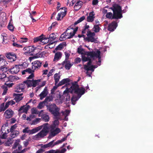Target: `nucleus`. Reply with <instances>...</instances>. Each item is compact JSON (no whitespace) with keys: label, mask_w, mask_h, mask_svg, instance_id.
Wrapping results in <instances>:
<instances>
[{"label":"nucleus","mask_w":153,"mask_h":153,"mask_svg":"<svg viewBox=\"0 0 153 153\" xmlns=\"http://www.w3.org/2000/svg\"><path fill=\"white\" fill-rule=\"evenodd\" d=\"M17 124H15L14 125L12 126H11L10 128V132H11V134L12 133V132L14 131V130L17 127Z\"/></svg>","instance_id":"52"},{"label":"nucleus","mask_w":153,"mask_h":153,"mask_svg":"<svg viewBox=\"0 0 153 153\" xmlns=\"http://www.w3.org/2000/svg\"><path fill=\"white\" fill-rule=\"evenodd\" d=\"M66 140V138H63L60 140H58L55 142H54V140H53L47 144L42 145L41 146V148L43 149H46L48 148H52L55 146L62 143L65 140Z\"/></svg>","instance_id":"5"},{"label":"nucleus","mask_w":153,"mask_h":153,"mask_svg":"<svg viewBox=\"0 0 153 153\" xmlns=\"http://www.w3.org/2000/svg\"><path fill=\"white\" fill-rule=\"evenodd\" d=\"M8 28L10 31H13V25L10 24L9 23L8 25Z\"/></svg>","instance_id":"58"},{"label":"nucleus","mask_w":153,"mask_h":153,"mask_svg":"<svg viewBox=\"0 0 153 153\" xmlns=\"http://www.w3.org/2000/svg\"><path fill=\"white\" fill-rule=\"evenodd\" d=\"M2 88L3 90V92L2 93V95H5L6 94L8 90V88L7 86L3 85L2 86Z\"/></svg>","instance_id":"42"},{"label":"nucleus","mask_w":153,"mask_h":153,"mask_svg":"<svg viewBox=\"0 0 153 153\" xmlns=\"http://www.w3.org/2000/svg\"><path fill=\"white\" fill-rule=\"evenodd\" d=\"M86 54L87 56H90L93 60L95 59V58H98L99 63L98 64L99 65H100L101 56H100L101 52L100 51L97 50L96 51H88L87 52Z\"/></svg>","instance_id":"3"},{"label":"nucleus","mask_w":153,"mask_h":153,"mask_svg":"<svg viewBox=\"0 0 153 153\" xmlns=\"http://www.w3.org/2000/svg\"><path fill=\"white\" fill-rule=\"evenodd\" d=\"M13 46L14 47H16L18 48H22V46L17 44L16 43L13 42L12 44Z\"/></svg>","instance_id":"63"},{"label":"nucleus","mask_w":153,"mask_h":153,"mask_svg":"<svg viewBox=\"0 0 153 153\" xmlns=\"http://www.w3.org/2000/svg\"><path fill=\"white\" fill-rule=\"evenodd\" d=\"M70 82V79L68 78H65L63 79L60 81L58 84V86H61L65 83L69 82Z\"/></svg>","instance_id":"26"},{"label":"nucleus","mask_w":153,"mask_h":153,"mask_svg":"<svg viewBox=\"0 0 153 153\" xmlns=\"http://www.w3.org/2000/svg\"><path fill=\"white\" fill-rule=\"evenodd\" d=\"M23 83L20 84L16 86L15 88V92L18 93L21 92L24 89L25 83L24 82Z\"/></svg>","instance_id":"17"},{"label":"nucleus","mask_w":153,"mask_h":153,"mask_svg":"<svg viewBox=\"0 0 153 153\" xmlns=\"http://www.w3.org/2000/svg\"><path fill=\"white\" fill-rule=\"evenodd\" d=\"M109 8L113 12L112 19H118L123 17L122 7L120 5L117 4H115Z\"/></svg>","instance_id":"1"},{"label":"nucleus","mask_w":153,"mask_h":153,"mask_svg":"<svg viewBox=\"0 0 153 153\" xmlns=\"http://www.w3.org/2000/svg\"><path fill=\"white\" fill-rule=\"evenodd\" d=\"M14 84L13 83H8L7 84V83H4V85L6 86H7V87H8L9 88H10L12 87L13 85Z\"/></svg>","instance_id":"61"},{"label":"nucleus","mask_w":153,"mask_h":153,"mask_svg":"<svg viewBox=\"0 0 153 153\" xmlns=\"http://www.w3.org/2000/svg\"><path fill=\"white\" fill-rule=\"evenodd\" d=\"M9 70L10 68L7 67L6 65L5 64L4 66L0 68V71L3 72L2 73L6 72L8 71H9Z\"/></svg>","instance_id":"35"},{"label":"nucleus","mask_w":153,"mask_h":153,"mask_svg":"<svg viewBox=\"0 0 153 153\" xmlns=\"http://www.w3.org/2000/svg\"><path fill=\"white\" fill-rule=\"evenodd\" d=\"M84 68L86 71H91V72H94V69L93 68V66L91 65V66H89L86 65H84Z\"/></svg>","instance_id":"33"},{"label":"nucleus","mask_w":153,"mask_h":153,"mask_svg":"<svg viewBox=\"0 0 153 153\" xmlns=\"http://www.w3.org/2000/svg\"><path fill=\"white\" fill-rule=\"evenodd\" d=\"M84 52V49L81 48H79L77 49V52L78 53L81 54L82 55H86V53L88 51L85 52V53H83Z\"/></svg>","instance_id":"36"},{"label":"nucleus","mask_w":153,"mask_h":153,"mask_svg":"<svg viewBox=\"0 0 153 153\" xmlns=\"http://www.w3.org/2000/svg\"><path fill=\"white\" fill-rule=\"evenodd\" d=\"M66 151V149L63 148L61 150H55V151L54 152V153H64Z\"/></svg>","instance_id":"50"},{"label":"nucleus","mask_w":153,"mask_h":153,"mask_svg":"<svg viewBox=\"0 0 153 153\" xmlns=\"http://www.w3.org/2000/svg\"><path fill=\"white\" fill-rule=\"evenodd\" d=\"M34 71L33 70H32L30 68H28L23 71L22 72V74L24 75L26 74V73H27L28 74H30L32 73H34Z\"/></svg>","instance_id":"30"},{"label":"nucleus","mask_w":153,"mask_h":153,"mask_svg":"<svg viewBox=\"0 0 153 153\" xmlns=\"http://www.w3.org/2000/svg\"><path fill=\"white\" fill-rule=\"evenodd\" d=\"M13 77L10 76L9 77H7L5 74L4 73H0V82H7L8 80H9V78H13Z\"/></svg>","instance_id":"13"},{"label":"nucleus","mask_w":153,"mask_h":153,"mask_svg":"<svg viewBox=\"0 0 153 153\" xmlns=\"http://www.w3.org/2000/svg\"><path fill=\"white\" fill-rule=\"evenodd\" d=\"M24 48L26 51L27 53L30 55H33V54H35V53H33L35 50H36V48H35L34 46L33 45L25 47Z\"/></svg>","instance_id":"14"},{"label":"nucleus","mask_w":153,"mask_h":153,"mask_svg":"<svg viewBox=\"0 0 153 153\" xmlns=\"http://www.w3.org/2000/svg\"><path fill=\"white\" fill-rule=\"evenodd\" d=\"M41 35H42V41L45 42V40H46L48 39L49 40V38L48 36L46 37L45 36H43V34H42Z\"/></svg>","instance_id":"60"},{"label":"nucleus","mask_w":153,"mask_h":153,"mask_svg":"<svg viewBox=\"0 0 153 153\" xmlns=\"http://www.w3.org/2000/svg\"><path fill=\"white\" fill-rule=\"evenodd\" d=\"M48 93V91L47 87H45L44 88L43 91L39 95L41 100H42L45 97Z\"/></svg>","instance_id":"19"},{"label":"nucleus","mask_w":153,"mask_h":153,"mask_svg":"<svg viewBox=\"0 0 153 153\" xmlns=\"http://www.w3.org/2000/svg\"><path fill=\"white\" fill-rule=\"evenodd\" d=\"M31 74H30L28 77H27V79L29 80V79L30 80H32V79H33V78L34 77V73H30Z\"/></svg>","instance_id":"55"},{"label":"nucleus","mask_w":153,"mask_h":153,"mask_svg":"<svg viewBox=\"0 0 153 153\" xmlns=\"http://www.w3.org/2000/svg\"><path fill=\"white\" fill-rule=\"evenodd\" d=\"M42 52H41L40 53H38L37 54H36V56H34L33 57H30L29 58L30 59H33V58H38L41 57H41H42Z\"/></svg>","instance_id":"53"},{"label":"nucleus","mask_w":153,"mask_h":153,"mask_svg":"<svg viewBox=\"0 0 153 153\" xmlns=\"http://www.w3.org/2000/svg\"><path fill=\"white\" fill-rule=\"evenodd\" d=\"M52 136H54L60 132V130L59 128H56L54 130L51 131Z\"/></svg>","instance_id":"31"},{"label":"nucleus","mask_w":153,"mask_h":153,"mask_svg":"<svg viewBox=\"0 0 153 153\" xmlns=\"http://www.w3.org/2000/svg\"><path fill=\"white\" fill-rule=\"evenodd\" d=\"M87 37L85 38V39L88 42H95L97 40L96 39L94 38L95 35L94 32H92L90 30H89L87 32Z\"/></svg>","instance_id":"8"},{"label":"nucleus","mask_w":153,"mask_h":153,"mask_svg":"<svg viewBox=\"0 0 153 153\" xmlns=\"http://www.w3.org/2000/svg\"><path fill=\"white\" fill-rule=\"evenodd\" d=\"M95 17L94 12L93 11L89 13V16L87 17V21L88 22H92L94 21Z\"/></svg>","instance_id":"22"},{"label":"nucleus","mask_w":153,"mask_h":153,"mask_svg":"<svg viewBox=\"0 0 153 153\" xmlns=\"http://www.w3.org/2000/svg\"><path fill=\"white\" fill-rule=\"evenodd\" d=\"M46 107L47 109L54 116L57 117L59 115V109L55 104L53 103L49 105H47Z\"/></svg>","instance_id":"4"},{"label":"nucleus","mask_w":153,"mask_h":153,"mask_svg":"<svg viewBox=\"0 0 153 153\" xmlns=\"http://www.w3.org/2000/svg\"><path fill=\"white\" fill-rule=\"evenodd\" d=\"M4 103H3L0 104V112H1L2 111H4Z\"/></svg>","instance_id":"57"},{"label":"nucleus","mask_w":153,"mask_h":153,"mask_svg":"<svg viewBox=\"0 0 153 153\" xmlns=\"http://www.w3.org/2000/svg\"><path fill=\"white\" fill-rule=\"evenodd\" d=\"M58 36V35L57 33L55 34L54 33H53L51 34L48 37L49 40H48V41H47L46 43H48L49 40L51 41L54 40Z\"/></svg>","instance_id":"23"},{"label":"nucleus","mask_w":153,"mask_h":153,"mask_svg":"<svg viewBox=\"0 0 153 153\" xmlns=\"http://www.w3.org/2000/svg\"><path fill=\"white\" fill-rule=\"evenodd\" d=\"M78 28V27H76L75 29H74L73 32V34L71 36V37H70V38H72L75 34L76 32L77 31Z\"/></svg>","instance_id":"59"},{"label":"nucleus","mask_w":153,"mask_h":153,"mask_svg":"<svg viewBox=\"0 0 153 153\" xmlns=\"http://www.w3.org/2000/svg\"><path fill=\"white\" fill-rule=\"evenodd\" d=\"M67 32V30H66L63 33H62L59 38L60 41H62L64 40V39H66L67 35L66 34V32Z\"/></svg>","instance_id":"39"},{"label":"nucleus","mask_w":153,"mask_h":153,"mask_svg":"<svg viewBox=\"0 0 153 153\" xmlns=\"http://www.w3.org/2000/svg\"><path fill=\"white\" fill-rule=\"evenodd\" d=\"M28 39L26 38H21L20 42H25L27 41Z\"/></svg>","instance_id":"64"},{"label":"nucleus","mask_w":153,"mask_h":153,"mask_svg":"<svg viewBox=\"0 0 153 153\" xmlns=\"http://www.w3.org/2000/svg\"><path fill=\"white\" fill-rule=\"evenodd\" d=\"M100 26H101L100 24H96L94 25L93 29L95 33H98L100 31V29H101Z\"/></svg>","instance_id":"27"},{"label":"nucleus","mask_w":153,"mask_h":153,"mask_svg":"<svg viewBox=\"0 0 153 153\" xmlns=\"http://www.w3.org/2000/svg\"><path fill=\"white\" fill-rule=\"evenodd\" d=\"M88 56L87 57L85 56V55L82 56V61L84 62L88 61V60H89V59L91 58L90 56H89L90 57H89V56Z\"/></svg>","instance_id":"47"},{"label":"nucleus","mask_w":153,"mask_h":153,"mask_svg":"<svg viewBox=\"0 0 153 153\" xmlns=\"http://www.w3.org/2000/svg\"><path fill=\"white\" fill-rule=\"evenodd\" d=\"M69 92H70V89H66L64 91L63 95L60 97V98L64 97V98H65V97H66L65 98L66 101H69L70 99V96L69 93Z\"/></svg>","instance_id":"16"},{"label":"nucleus","mask_w":153,"mask_h":153,"mask_svg":"<svg viewBox=\"0 0 153 153\" xmlns=\"http://www.w3.org/2000/svg\"><path fill=\"white\" fill-rule=\"evenodd\" d=\"M5 62H7L4 59H0V68L4 66Z\"/></svg>","instance_id":"49"},{"label":"nucleus","mask_w":153,"mask_h":153,"mask_svg":"<svg viewBox=\"0 0 153 153\" xmlns=\"http://www.w3.org/2000/svg\"><path fill=\"white\" fill-rule=\"evenodd\" d=\"M23 94V93L15 94V97L14 100L16 102H18L22 99L23 97L22 96Z\"/></svg>","instance_id":"24"},{"label":"nucleus","mask_w":153,"mask_h":153,"mask_svg":"<svg viewBox=\"0 0 153 153\" xmlns=\"http://www.w3.org/2000/svg\"><path fill=\"white\" fill-rule=\"evenodd\" d=\"M67 8H65L64 11L61 12L60 13H59L56 19L58 21L61 20V19H62L67 14Z\"/></svg>","instance_id":"15"},{"label":"nucleus","mask_w":153,"mask_h":153,"mask_svg":"<svg viewBox=\"0 0 153 153\" xmlns=\"http://www.w3.org/2000/svg\"><path fill=\"white\" fill-rule=\"evenodd\" d=\"M48 125V124L47 123L43 125L44 127L42 130L36 135L35 137L36 138L38 137H42L47 135L48 132V127L47 126Z\"/></svg>","instance_id":"7"},{"label":"nucleus","mask_w":153,"mask_h":153,"mask_svg":"<svg viewBox=\"0 0 153 153\" xmlns=\"http://www.w3.org/2000/svg\"><path fill=\"white\" fill-rule=\"evenodd\" d=\"M83 4V2L79 0L76 2L74 6L75 10L78 11L81 8Z\"/></svg>","instance_id":"21"},{"label":"nucleus","mask_w":153,"mask_h":153,"mask_svg":"<svg viewBox=\"0 0 153 153\" xmlns=\"http://www.w3.org/2000/svg\"><path fill=\"white\" fill-rule=\"evenodd\" d=\"M54 78L55 81V84L58 83L60 78V76H58L57 73L55 74L54 76Z\"/></svg>","instance_id":"38"},{"label":"nucleus","mask_w":153,"mask_h":153,"mask_svg":"<svg viewBox=\"0 0 153 153\" xmlns=\"http://www.w3.org/2000/svg\"><path fill=\"white\" fill-rule=\"evenodd\" d=\"M65 60L63 62V64L65 63L66 61H67L70 56V54L67 52H65Z\"/></svg>","instance_id":"51"},{"label":"nucleus","mask_w":153,"mask_h":153,"mask_svg":"<svg viewBox=\"0 0 153 153\" xmlns=\"http://www.w3.org/2000/svg\"><path fill=\"white\" fill-rule=\"evenodd\" d=\"M85 19V17L84 16H83L82 17H80L78 20H77L74 23V25H76L78 24L80 22L83 21Z\"/></svg>","instance_id":"43"},{"label":"nucleus","mask_w":153,"mask_h":153,"mask_svg":"<svg viewBox=\"0 0 153 153\" xmlns=\"http://www.w3.org/2000/svg\"><path fill=\"white\" fill-rule=\"evenodd\" d=\"M53 100V98L52 97H47L44 101L47 105L48 104V102L52 101Z\"/></svg>","instance_id":"45"},{"label":"nucleus","mask_w":153,"mask_h":153,"mask_svg":"<svg viewBox=\"0 0 153 153\" xmlns=\"http://www.w3.org/2000/svg\"><path fill=\"white\" fill-rule=\"evenodd\" d=\"M42 128V126H39L30 131V134H33L38 131Z\"/></svg>","instance_id":"28"},{"label":"nucleus","mask_w":153,"mask_h":153,"mask_svg":"<svg viewBox=\"0 0 153 153\" xmlns=\"http://www.w3.org/2000/svg\"><path fill=\"white\" fill-rule=\"evenodd\" d=\"M69 61H66L65 62H66V63L65 65V68L66 69H67L68 70H69L71 67L73 65V64L68 63Z\"/></svg>","instance_id":"40"},{"label":"nucleus","mask_w":153,"mask_h":153,"mask_svg":"<svg viewBox=\"0 0 153 153\" xmlns=\"http://www.w3.org/2000/svg\"><path fill=\"white\" fill-rule=\"evenodd\" d=\"M117 26V24L116 21H114L109 24L107 27L108 30L113 32L116 28Z\"/></svg>","instance_id":"10"},{"label":"nucleus","mask_w":153,"mask_h":153,"mask_svg":"<svg viewBox=\"0 0 153 153\" xmlns=\"http://www.w3.org/2000/svg\"><path fill=\"white\" fill-rule=\"evenodd\" d=\"M42 35L38 37H37L34 39L33 42H34L35 43L38 42V41H40V42L44 43L45 44L47 42V41H46V42H45V41H42Z\"/></svg>","instance_id":"34"},{"label":"nucleus","mask_w":153,"mask_h":153,"mask_svg":"<svg viewBox=\"0 0 153 153\" xmlns=\"http://www.w3.org/2000/svg\"><path fill=\"white\" fill-rule=\"evenodd\" d=\"M66 44L65 42H62L59 44L55 48V50L56 51L57 50H61L63 48L64 46H66Z\"/></svg>","instance_id":"32"},{"label":"nucleus","mask_w":153,"mask_h":153,"mask_svg":"<svg viewBox=\"0 0 153 153\" xmlns=\"http://www.w3.org/2000/svg\"><path fill=\"white\" fill-rule=\"evenodd\" d=\"M42 119L45 122H48L49 120V117L48 115L44 114L41 116Z\"/></svg>","instance_id":"41"},{"label":"nucleus","mask_w":153,"mask_h":153,"mask_svg":"<svg viewBox=\"0 0 153 153\" xmlns=\"http://www.w3.org/2000/svg\"><path fill=\"white\" fill-rule=\"evenodd\" d=\"M13 143V141L11 139L10 140H8L6 142L7 145L8 146H10Z\"/></svg>","instance_id":"62"},{"label":"nucleus","mask_w":153,"mask_h":153,"mask_svg":"<svg viewBox=\"0 0 153 153\" xmlns=\"http://www.w3.org/2000/svg\"><path fill=\"white\" fill-rule=\"evenodd\" d=\"M20 141V140L19 139L16 140L13 145L12 147V149H15L19 145V143Z\"/></svg>","instance_id":"44"},{"label":"nucleus","mask_w":153,"mask_h":153,"mask_svg":"<svg viewBox=\"0 0 153 153\" xmlns=\"http://www.w3.org/2000/svg\"><path fill=\"white\" fill-rule=\"evenodd\" d=\"M62 53L60 52H56L55 54L54 58L53 60V61H56V60L58 61L62 57Z\"/></svg>","instance_id":"25"},{"label":"nucleus","mask_w":153,"mask_h":153,"mask_svg":"<svg viewBox=\"0 0 153 153\" xmlns=\"http://www.w3.org/2000/svg\"><path fill=\"white\" fill-rule=\"evenodd\" d=\"M29 130V128L28 127H26L22 131L24 133H29L30 134V131Z\"/></svg>","instance_id":"56"},{"label":"nucleus","mask_w":153,"mask_h":153,"mask_svg":"<svg viewBox=\"0 0 153 153\" xmlns=\"http://www.w3.org/2000/svg\"><path fill=\"white\" fill-rule=\"evenodd\" d=\"M19 134V132L18 131H15L12 132L11 134V137L14 138L17 136Z\"/></svg>","instance_id":"48"},{"label":"nucleus","mask_w":153,"mask_h":153,"mask_svg":"<svg viewBox=\"0 0 153 153\" xmlns=\"http://www.w3.org/2000/svg\"><path fill=\"white\" fill-rule=\"evenodd\" d=\"M5 55L6 57L9 59V61L11 62L15 61L16 59V56L14 53H7Z\"/></svg>","instance_id":"9"},{"label":"nucleus","mask_w":153,"mask_h":153,"mask_svg":"<svg viewBox=\"0 0 153 153\" xmlns=\"http://www.w3.org/2000/svg\"><path fill=\"white\" fill-rule=\"evenodd\" d=\"M41 81V79H38L37 80L32 79V80H27L25 81H24L23 82L27 85V87L28 88L31 87H35L36 85L39 84V83Z\"/></svg>","instance_id":"6"},{"label":"nucleus","mask_w":153,"mask_h":153,"mask_svg":"<svg viewBox=\"0 0 153 153\" xmlns=\"http://www.w3.org/2000/svg\"><path fill=\"white\" fill-rule=\"evenodd\" d=\"M113 15L112 13L111 12H108L107 13L106 16L107 18L109 19H112V17L113 16Z\"/></svg>","instance_id":"54"},{"label":"nucleus","mask_w":153,"mask_h":153,"mask_svg":"<svg viewBox=\"0 0 153 153\" xmlns=\"http://www.w3.org/2000/svg\"><path fill=\"white\" fill-rule=\"evenodd\" d=\"M4 126H2L1 128V131L2 133L3 134L1 136H0L1 139H6L7 137V134L9 132L8 129H7V131H6V130L4 129Z\"/></svg>","instance_id":"18"},{"label":"nucleus","mask_w":153,"mask_h":153,"mask_svg":"<svg viewBox=\"0 0 153 153\" xmlns=\"http://www.w3.org/2000/svg\"><path fill=\"white\" fill-rule=\"evenodd\" d=\"M15 102L12 100L6 102L5 106H4V111L8 107L9 105H13L15 104Z\"/></svg>","instance_id":"29"},{"label":"nucleus","mask_w":153,"mask_h":153,"mask_svg":"<svg viewBox=\"0 0 153 153\" xmlns=\"http://www.w3.org/2000/svg\"><path fill=\"white\" fill-rule=\"evenodd\" d=\"M20 70V68L19 65H14L10 68L9 72L10 73L13 74H16Z\"/></svg>","instance_id":"11"},{"label":"nucleus","mask_w":153,"mask_h":153,"mask_svg":"<svg viewBox=\"0 0 153 153\" xmlns=\"http://www.w3.org/2000/svg\"><path fill=\"white\" fill-rule=\"evenodd\" d=\"M32 69L34 70L39 69L41 66L42 62L39 60H36L32 62Z\"/></svg>","instance_id":"12"},{"label":"nucleus","mask_w":153,"mask_h":153,"mask_svg":"<svg viewBox=\"0 0 153 153\" xmlns=\"http://www.w3.org/2000/svg\"><path fill=\"white\" fill-rule=\"evenodd\" d=\"M70 91L71 93H74L77 95L79 98L85 93V88L83 87L79 88V86L77 83V82L73 83L71 86L70 88Z\"/></svg>","instance_id":"2"},{"label":"nucleus","mask_w":153,"mask_h":153,"mask_svg":"<svg viewBox=\"0 0 153 153\" xmlns=\"http://www.w3.org/2000/svg\"><path fill=\"white\" fill-rule=\"evenodd\" d=\"M13 112L11 109H8L5 111L4 114V116L7 118H10L12 117Z\"/></svg>","instance_id":"20"},{"label":"nucleus","mask_w":153,"mask_h":153,"mask_svg":"<svg viewBox=\"0 0 153 153\" xmlns=\"http://www.w3.org/2000/svg\"><path fill=\"white\" fill-rule=\"evenodd\" d=\"M46 104L44 101L40 102L37 108L39 109H42L44 107L45 105L46 106Z\"/></svg>","instance_id":"37"},{"label":"nucleus","mask_w":153,"mask_h":153,"mask_svg":"<svg viewBox=\"0 0 153 153\" xmlns=\"http://www.w3.org/2000/svg\"><path fill=\"white\" fill-rule=\"evenodd\" d=\"M28 110L26 109L25 106H21L19 110V111H21L23 112H27Z\"/></svg>","instance_id":"46"}]
</instances>
